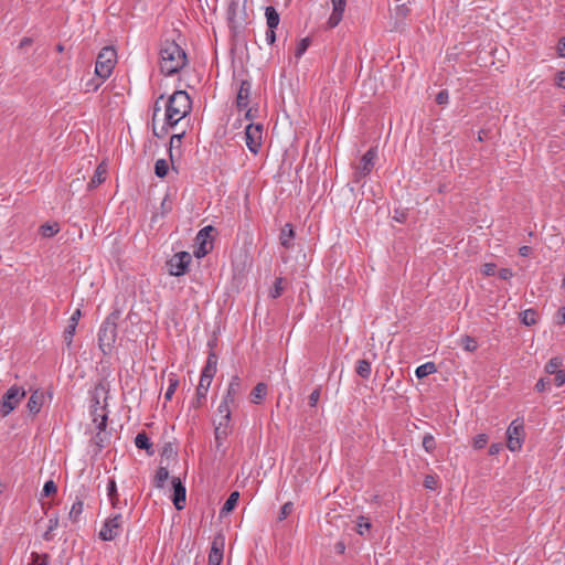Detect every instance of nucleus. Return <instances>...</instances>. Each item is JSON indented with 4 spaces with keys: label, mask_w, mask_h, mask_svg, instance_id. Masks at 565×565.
<instances>
[{
    "label": "nucleus",
    "mask_w": 565,
    "mask_h": 565,
    "mask_svg": "<svg viewBox=\"0 0 565 565\" xmlns=\"http://www.w3.org/2000/svg\"><path fill=\"white\" fill-rule=\"evenodd\" d=\"M186 63L183 49L174 41H164L160 50V70L164 75L178 73Z\"/></svg>",
    "instance_id": "f257e3e1"
},
{
    "label": "nucleus",
    "mask_w": 565,
    "mask_h": 565,
    "mask_svg": "<svg viewBox=\"0 0 565 565\" xmlns=\"http://www.w3.org/2000/svg\"><path fill=\"white\" fill-rule=\"evenodd\" d=\"M192 108L191 98L185 90L174 92L166 104V124L175 126Z\"/></svg>",
    "instance_id": "f03ea898"
},
{
    "label": "nucleus",
    "mask_w": 565,
    "mask_h": 565,
    "mask_svg": "<svg viewBox=\"0 0 565 565\" xmlns=\"http://www.w3.org/2000/svg\"><path fill=\"white\" fill-rule=\"evenodd\" d=\"M117 319L118 316L111 313L102 323L98 331V345L104 354L111 351L117 337Z\"/></svg>",
    "instance_id": "7ed1b4c3"
},
{
    "label": "nucleus",
    "mask_w": 565,
    "mask_h": 565,
    "mask_svg": "<svg viewBox=\"0 0 565 565\" xmlns=\"http://www.w3.org/2000/svg\"><path fill=\"white\" fill-rule=\"evenodd\" d=\"M117 62V53L114 47H104L96 60L95 74L102 79H107L115 67Z\"/></svg>",
    "instance_id": "20e7f679"
},
{
    "label": "nucleus",
    "mask_w": 565,
    "mask_h": 565,
    "mask_svg": "<svg viewBox=\"0 0 565 565\" xmlns=\"http://www.w3.org/2000/svg\"><path fill=\"white\" fill-rule=\"evenodd\" d=\"M25 396V391L17 385L11 386L2 397L0 412L2 416L9 415Z\"/></svg>",
    "instance_id": "39448f33"
},
{
    "label": "nucleus",
    "mask_w": 565,
    "mask_h": 565,
    "mask_svg": "<svg viewBox=\"0 0 565 565\" xmlns=\"http://www.w3.org/2000/svg\"><path fill=\"white\" fill-rule=\"evenodd\" d=\"M125 523V519L121 513H116L108 518L102 530L99 531V539L103 541H111L116 539L122 527V524Z\"/></svg>",
    "instance_id": "423d86ee"
},
{
    "label": "nucleus",
    "mask_w": 565,
    "mask_h": 565,
    "mask_svg": "<svg viewBox=\"0 0 565 565\" xmlns=\"http://www.w3.org/2000/svg\"><path fill=\"white\" fill-rule=\"evenodd\" d=\"M192 260L190 253L188 252H179L174 254L168 262L167 268L168 273L171 276H181L184 275L188 270V267Z\"/></svg>",
    "instance_id": "0eeeda50"
},
{
    "label": "nucleus",
    "mask_w": 565,
    "mask_h": 565,
    "mask_svg": "<svg viewBox=\"0 0 565 565\" xmlns=\"http://www.w3.org/2000/svg\"><path fill=\"white\" fill-rule=\"evenodd\" d=\"M524 436L523 423L515 419L507 429V447L511 451H518L522 447Z\"/></svg>",
    "instance_id": "6e6552de"
},
{
    "label": "nucleus",
    "mask_w": 565,
    "mask_h": 565,
    "mask_svg": "<svg viewBox=\"0 0 565 565\" xmlns=\"http://www.w3.org/2000/svg\"><path fill=\"white\" fill-rule=\"evenodd\" d=\"M263 126L248 124L245 128L246 146L250 152L257 153L262 146Z\"/></svg>",
    "instance_id": "1a4fd4ad"
},
{
    "label": "nucleus",
    "mask_w": 565,
    "mask_h": 565,
    "mask_svg": "<svg viewBox=\"0 0 565 565\" xmlns=\"http://www.w3.org/2000/svg\"><path fill=\"white\" fill-rule=\"evenodd\" d=\"M377 152L374 148L369 149L360 160V163L355 167L354 178L359 181L361 178L366 177L375 164Z\"/></svg>",
    "instance_id": "9d476101"
},
{
    "label": "nucleus",
    "mask_w": 565,
    "mask_h": 565,
    "mask_svg": "<svg viewBox=\"0 0 565 565\" xmlns=\"http://www.w3.org/2000/svg\"><path fill=\"white\" fill-rule=\"evenodd\" d=\"M212 231V226H205L199 231L196 235V243L199 244V248L194 252L198 258L205 256L211 249L212 245L209 243V239L211 238Z\"/></svg>",
    "instance_id": "9b49d317"
},
{
    "label": "nucleus",
    "mask_w": 565,
    "mask_h": 565,
    "mask_svg": "<svg viewBox=\"0 0 565 565\" xmlns=\"http://www.w3.org/2000/svg\"><path fill=\"white\" fill-rule=\"evenodd\" d=\"M332 12L327 21L328 29H334L343 19L347 7V0H330Z\"/></svg>",
    "instance_id": "f8f14e48"
},
{
    "label": "nucleus",
    "mask_w": 565,
    "mask_h": 565,
    "mask_svg": "<svg viewBox=\"0 0 565 565\" xmlns=\"http://www.w3.org/2000/svg\"><path fill=\"white\" fill-rule=\"evenodd\" d=\"M173 497L172 501L177 510H182L185 507L186 490L182 484L180 478H172Z\"/></svg>",
    "instance_id": "ddd939ff"
},
{
    "label": "nucleus",
    "mask_w": 565,
    "mask_h": 565,
    "mask_svg": "<svg viewBox=\"0 0 565 565\" xmlns=\"http://www.w3.org/2000/svg\"><path fill=\"white\" fill-rule=\"evenodd\" d=\"M224 539L218 535L214 537L209 554V565H221L223 561Z\"/></svg>",
    "instance_id": "4468645a"
},
{
    "label": "nucleus",
    "mask_w": 565,
    "mask_h": 565,
    "mask_svg": "<svg viewBox=\"0 0 565 565\" xmlns=\"http://www.w3.org/2000/svg\"><path fill=\"white\" fill-rule=\"evenodd\" d=\"M252 85L248 81H242L236 97V106L239 110L246 109L249 103Z\"/></svg>",
    "instance_id": "2eb2a0df"
},
{
    "label": "nucleus",
    "mask_w": 565,
    "mask_h": 565,
    "mask_svg": "<svg viewBox=\"0 0 565 565\" xmlns=\"http://www.w3.org/2000/svg\"><path fill=\"white\" fill-rule=\"evenodd\" d=\"M230 422L231 419L218 418V422L215 424L214 435L216 448H220L223 445V441L227 438L231 431Z\"/></svg>",
    "instance_id": "dca6fc26"
},
{
    "label": "nucleus",
    "mask_w": 565,
    "mask_h": 565,
    "mask_svg": "<svg viewBox=\"0 0 565 565\" xmlns=\"http://www.w3.org/2000/svg\"><path fill=\"white\" fill-rule=\"evenodd\" d=\"M241 393V379L235 375L231 379L226 395L224 396V401L230 402L232 404L235 403L236 397Z\"/></svg>",
    "instance_id": "f3484780"
},
{
    "label": "nucleus",
    "mask_w": 565,
    "mask_h": 565,
    "mask_svg": "<svg viewBox=\"0 0 565 565\" xmlns=\"http://www.w3.org/2000/svg\"><path fill=\"white\" fill-rule=\"evenodd\" d=\"M107 175V164L102 162L95 170V173L90 181L88 182V189H94L102 184L106 180Z\"/></svg>",
    "instance_id": "a211bd4d"
},
{
    "label": "nucleus",
    "mask_w": 565,
    "mask_h": 565,
    "mask_svg": "<svg viewBox=\"0 0 565 565\" xmlns=\"http://www.w3.org/2000/svg\"><path fill=\"white\" fill-rule=\"evenodd\" d=\"M43 393L40 391H34L26 404L29 412L33 415L38 414L43 405Z\"/></svg>",
    "instance_id": "6ab92c4d"
},
{
    "label": "nucleus",
    "mask_w": 565,
    "mask_h": 565,
    "mask_svg": "<svg viewBox=\"0 0 565 565\" xmlns=\"http://www.w3.org/2000/svg\"><path fill=\"white\" fill-rule=\"evenodd\" d=\"M215 373H216V359L214 355H210L207 359L206 365L204 366V369L202 371L200 379L212 383V380H213Z\"/></svg>",
    "instance_id": "aec40b11"
},
{
    "label": "nucleus",
    "mask_w": 565,
    "mask_h": 565,
    "mask_svg": "<svg viewBox=\"0 0 565 565\" xmlns=\"http://www.w3.org/2000/svg\"><path fill=\"white\" fill-rule=\"evenodd\" d=\"M294 237H295V232H294L291 224H289V223L285 224V226L281 228L280 236H279L280 244L286 248H290L292 245L291 242H292Z\"/></svg>",
    "instance_id": "412c9836"
},
{
    "label": "nucleus",
    "mask_w": 565,
    "mask_h": 565,
    "mask_svg": "<svg viewBox=\"0 0 565 565\" xmlns=\"http://www.w3.org/2000/svg\"><path fill=\"white\" fill-rule=\"evenodd\" d=\"M211 386V382L203 381L200 379L199 385L196 387V397L193 402L194 407H200L202 404V401L205 399L207 391Z\"/></svg>",
    "instance_id": "4be33fe9"
},
{
    "label": "nucleus",
    "mask_w": 565,
    "mask_h": 565,
    "mask_svg": "<svg viewBox=\"0 0 565 565\" xmlns=\"http://www.w3.org/2000/svg\"><path fill=\"white\" fill-rule=\"evenodd\" d=\"M135 445L139 449H145L149 455L153 454L152 444L146 433H139L135 438Z\"/></svg>",
    "instance_id": "5701e85b"
},
{
    "label": "nucleus",
    "mask_w": 565,
    "mask_h": 565,
    "mask_svg": "<svg viewBox=\"0 0 565 565\" xmlns=\"http://www.w3.org/2000/svg\"><path fill=\"white\" fill-rule=\"evenodd\" d=\"M267 395V385L265 383H258L252 391V402L259 404Z\"/></svg>",
    "instance_id": "b1692460"
},
{
    "label": "nucleus",
    "mask_w": 565,
    "mask_h": 565,
    "mask_svg": "<svg viewBox=\"0 0 565 565\" xmlns=\"http://www.w3.org/2000/svg\"><path fill=\"white\" fill-rule=\"evenodd\" d=\"M437 371V367L434 362H426L419 366H417L415 374L418 379H424L430 374H434Z\"/></svg>",
    "instance_id": "393cba45"
},
{
    "label": "nucleus",
    "mask_w": 565,
    "mask_h": 565,
    "mask_svg": "<svg viewBox=\"0 0 565 565\" xmlns=\"http://www.w3.org/2000/svg\"><path fill=\"white\" fill-rule=\"evenodd\" d=\"M268 29H276L279 24V14L274 7H267L265 11Z\"/></svg>",
    "instance_id": "a878e982"
},
{
    "label": "nucleus",
    "mask_w": 565,
    "mask_h": 565,
    "mask_svg": "<svg viewBox=\"0 0 565 565\" xmlns=\"http://www.w3.org/2000/svg\"><path fill=\"white\" fill-rule=\"evenodd\" d=\"M107 495L108 499L110 500L111 505L114 508H117L119 499L117 493V484L114 479H109L107 483Z\"/></svg>",
    "instance_id": "bb28decb"
},
{
    "label": "nucleus",
    "mask_w": 565,
    "mask_h": 565,
    "mask_svg": "<svg viewBox=\"0 0 565 565\" xmlns=\"http://www.w3.org/2000/svg\"><path fill=\"white\" fill-rule=\"evenodd\" d=\"M355 371L361 377L369 379L371 375V363L364 359L359 360L356 362Z\"/></svg>",
    "instance_id": "cd10ccee"
},
{
    "label": "nucleus",
    "mask_w": 565,
    "mask_h": 565,
    "mask_svg": "<svg viewBox=\"0 0 565 565\" xmlns=\"http://www.w3.org/2000/svg\"><path fill=\"white\" fill-rule=\"evenodd\" d=\"M84 503L82 500L76 499L70 510L68 516L73 522H77L81 514L83 513Z\"/></svg>",
    "instance_id": "c85d7f7f"
},
{
    "label": "nucleus",
    "mask_w": 565,
    "mask_h": 565,
    "mask_svg": "<svg viewBox=\"0 0 565 565\" xmlns=\"http://www.w3.org/2000/svg\"><path fill=\"white\" fill-rule=\"evenodd\" d=\"M238 499H239V493L237 491L232 492L230 494V497L227 498V500L225 501V503L221 510V513H223V514L230 513L236 507Z\"/></svg>",
    "instance_id": "c756f323"
},
{
    "label": "nucleus",
    "mask_w": 565,
    "mask_h": 565,
    "mask_svg": "<svg viewBox=\"0 0 565 565\" xmlns=\"http://www.w3.org/2000/svg\"><path fill=\"white\" fill-rule=\"evenodd\" d=\"M169 478V471L164 467H159L154 476V484L157 488H162Z\"/></svg>",
    "instance_id": "7c9ffc66"
},
{
    "label": "nucleus",
    "mask_w": 565,
    "mask_h": 565,
    "mask_svg": "<svg viewBox=\"0 0 565 565\" xmlns=\"http://www.w3.org/2000/svg\"><path fill=\"white\" fill-rule=\"evenodd\" d=\"M460 345L467 352H475L478 348L476 339L470 335H463L460 339Z\"/></svg>",
    "instance_id": "2f4dec72"
},
{
    "label": "nucleus",
    "mask_w": 565,
    "mask_h": 565,
    "mask_svg": "<svg viewBox=\"0 0 565 565\" xmlns=\"http://www.w3.org/2000/svg\"><path fill=\"white\" fill-rule=\"evenodd\" d=\"M169 171V163L166 159H158L154 163V173L159 178H164Z\"/></svg>",
    "instance_id": "473e14b6"
},
{
    "label": "nucleus",
    "mask_w": 565,
    "mask_h": 565,
    "mask_svg": "<svg viewBox=\"0 0 565 565\" xmlns=\"http://www.w3.org/2000/svg\"><path fill=\"white\" fill-rule=\"evenodd\" d=\"M168 381H169V386H168V388H167V391L164 393V399L166 401H170L172 398V396H173V394H174V392H175V390H177V387L179 385V381H178V379L173 374H171L169 376Z\"/></svg>",
    "instance_id": "72a5a7b5"
},
{
    "label": "nucleus",
    "mask_w": 565,
    "mask_h": 565,
    "mask_svg": "<svg viewBox=\"0 0 565 565\" xmlns=\"http://www.w3.org/2000/svg\"><path fill=\"white\" fill-rule=\"evenodd\" d=\"M562 359L553 358L545 365V372L548 374H554L561 371Z\"/></svg>",
    "instance_id": "f704fd0d"
},
{
    "label": "nucleus",
    "mask_w": 565,
    "mask_h": 565,
    "mask_svg": "<svg viewBox=\"0 0 565 565\" xmlns=\"http://www.w3.org/2000/svg\"><path fill=\"white\" fill-rule=\"evenodd\" d=\"M231 405L233 404L224 399L221 402L217 408L220 418L231 419Z\"/></svg>",
    "instance_id": "c9c22d12"
},
{
    "label": "nucleus",
    "mask_w": 565,
    "mask_h": 565,
    "mask_svg": "<svg viewBox=\"0 0 565 565\" xmlns=\"http://www.w3.org/2000/svg\"><path fill=\"white\" fill-rule=\"evenodd\" d=\"M76 324H73V323H67V327L64 331V334H63V338H64V342L66 344V347H71L72 345V342H73V337L75 334V331H76Z\"/></svg>",
    "instance_id": "e433bc0d"
},
{
    "label": "nucleus",
    "mask_w": 565,
    "mask_h": 565,
    "mask_svg": "<svg viewBox=\"0 0 565 565\" xmlns=\"http://www.w3.org/2000/svg\"><path fill=\"white\" fill-rule=\"evenodd\" d=\"M522 322L525 326H533L536 323V312L532 309L524 310L521 313Z\"/></svg>",
    "instance_id": "4c0bfd02"
},
{
    "label": "nucleus",
    "mask_w": 565,
    "mask_h": 565,
    "mask_svg": "<svg viewBox=\"0 0 565 565\" xmlns=\"http://www.w3.org/2000/svg\"><path fill=\"white\" fill-rule=\"evenodd\" d=\"M423 447L427 452H433L436 448V441L433 435L426 434L423 438Z\"/></svg>",
    "instance_id": "58836bf2"
},
{
    "label": "nucleus",
    "mask_w": 565,
    "mask_h": 565,
    "mask_svg": "<svg viewBox=\"0 0 565 565\" xmlns=\"http://www.w3.org/2000/svg\"><path fill=\"white\" fill-rule=\"evenodd\" d=\"M94 423L96 424V428L102 431L105 430L107 425V415L102 409L100 414H96L94 417Z\"/></svg>",
    "instance_id": "ea45409f"
},
{
    "label": "nucleus",
    "mask_w": 565,
    "mask_h": 565,
    "mask_svg": "<svg viewBox=\"0 0 565 565\" xmlns=\"http://www.w3.org/2000/svg\"><path fill=\"white\" fill-rule=\"evenodd\" d=\"M57 492V487L53 480H47L44 483L42 495L43 497H51Z\"/></svg>",
    "instance_id": "a19ab883"
},
{
    "label": "nucleus",
    "mask_w": 565,
    "mask_h": 565,
    "mask_svg": "<svg viewBox=\"0 0 565 565\" xmlns=\"http://www.w3.org/2000/svg\"><path fill=\"white\" fill-rule=\"evenodd\" d=\"M294 511V503L292 502H286L281 508H280V511H279V514H278V520L279 521H282L285 520L288 515L291 514V512Z\"/></svg>",
    "instance_id": "79ce46f5"
},
{
    "label": "nucleus",
    "mask_w": 565,
    "mask_h": 565,
    "mask_svg": "<svg viewBox=\"0 0 565 565\" xmlns=\"http://www.w3.org/2000/svg\"><path fill=\"white\" fill-rule=\"evenodd\" d=\"M309 44H310V41L308 38H305L299 41V43L297 44V47H296V52H295V55L297 58H299L303 55V53L307 51Z\"/></svg>",
    "instance_id": "37998d69"
},
{
    "label": "nucleus",
    "mask_w": 565,
    "mask_h": 565,
    "mask_svg": "<svg viewBox=\"0 0 565 565\" xmlns=\"http://www.w3.org/2000/svg\"><path fill=\"white\" fill-rule=\"evenodd\" d=\"M282 279L281 278H277L275 284H274V287L270 289L269 291V296L271 298H278L281 292H282Z\"/></svg>",
    "instance_id": "c03bdc74"
},
{
    "label": "nucleus",
    "mask_w": 565,
    "mask_h": 565,
    "mask_svg": "<svg viewBox=\"0 0 565 565\" xmlns=\"http://www.w3.org/2000/svg\"><path fill=\"white\" fill-rule=\"evenodd\" d=\"M104 81L105 79H102L99 77H97V79L93 78L85 84V88L87 92H96L104 83Z\"/></svg>",
    "instance_id": "a18cd8bd"
},
{
    "label": "nucleus",
    "mask_w": 565,
    "mask_h": 565,
    "mask_svg": "<svg viewBox=\"0 0 565 565\" xmlns=\"http://www.w3.org/2000/svg\"><path fill=\"white\" fill-rule=\"evenodd\" d=\"M487 443H488V436L486 434H480L473 438L472 445L476 449H481L487 445Z\"/></svg>",
    "instance_id": "49530a36"
},
{
    "label": "nucleus",
    "mask_w": 565,
    "mask_h": 565,
    "mask_svg": "<svg viewBox=\"0 0 565 565\" xmlns=\"http://www.w3.org/2000/svg\"><path fill=\"white\" fill-rule=\"evenodd\" d=\"M33 565H49L47 554L32 553Z\"/></svg>",
    "instance_id": "de8ad7c7"
},
{
    "label": "nucleus",
    "mask_w": 565,
    "mask_h": 565,
    "mask_svg": "<svg viewBox=\"0 0 565 565\" xmlns=\"http://www.w3.org/2000/svg\"><path fill=\"white\" fill-rule=\"evenodd\" d=\"M57 231L56 225L44 224L41 226V233L45 237L53 236Z\"/></svg>",
    "instance_id": "09e8293b"
},
{
    "label": "nucleus",
    "mask_w": 565,
    "mask_h": 565,
    "mask_svg": "<svg viewBox=\"0 0 565 565\" xmlns=\"http://www.w3.org/2000/svg\"><path fill=\"white\" fill-rule=\"evenodd\" d=\"M320 394H321V388L320 387H317L315 388L311 394L309 395V405L311 407H316L318 402H319V398H320Z\"/></svg>",
    "instance_id": "8fccbe9b"
},
{
    "label": "nucleus",
    "mask_w": 565,
    "mask_h": 565,
    "mask_svg": "<svg viewBox=\"0 0 565 565\" xmlns=\"http://www.w3.org/2000/svg\"><path fill=\"white\" fill-rule=\"evenodd\" d=\"M497 266L493 263H487L482 265L481 273L484 276H493L495 274Z\"/></svg>",
    "instance_id": "3c124183"
},
{
    "label": "nucleus",
    "mask_w": 565,
    "mask_h": 565,
    "mask_svg": "<svg viewBox=\"0 0 565 565\" xmlns=\"http://www.w3.org/2000/svg\"><path fill=\"white\" fill-rule=\"evenodd\" d=\"M424 487L429 490H435L437 487V479L436 477L428 475L425 477L424 480Z\"/></svg>",
    "instance_id": "603ef678"
},
{
    "label": "nucleus",
    "mask_w": 565,
    "mask_h": 565,
    "mask_svg": "<svg viewBox=\"0 0 565 565\" xmlns=\"http://www.w3.org/2000/svg\"><path fill=\"white\" fill-rule=\"evenodd\" d=\"M371 526V524L369 523L367 519L364 518V516H360L358 519V527H359V533L362 535L364 534V530H369Z\"/></svg>",
    "instance_id": "864d4df0"
},
{
    "label": "nucleus",
    "mask_w": 565,
    "mask_h": 565,
    "mask_svg": "<svg viewBox=\"0 0 565 565\" xmlns=\"http://www.w3.org/2000/svg\"><path fill=\"white\" fill-rule=\"evenodd\" d=\"M550 379H540L535 384V388L537 392H544L551 385Z\"/></svg>",
    "instance_id": "5fc2aeb1"
},
{
    "label": "nucleus",
    "mask_w": 565,
    "mask_h": 565,
    "mask_svg": "<svg viewBox=\"0 0 565 565\" xmlns=\"http://www.w3.org/2000/svg\"><path fill=\"white\" fill-rule=\"evenodd\" d=\"M448 98H449V95H448V92L446 89H443L440 90L437 96H436V103L438 105H445L448 103Z\"/></svg>",
    "instance_id": "6e6d98bb"
},
{
    "label": "nucleus",
    "mask_w": 565,
    "mask_h": 565,
    "mask_svg": "<svg viewBox=\"0 0 565 565\" xmlns=\"http://www.w3.org/2000/svg\"><path fill=\"white\" fill-rule=\"evenodd\" d=\"M554 383L556 386H562L565 383V371L561 370L557 373H554Z\"/></svg>",
    "instance_id": "4d7b16f0"
},
{
    "label": "nucleus",
    "mask_w": 565,
    "mask_h": 565,
    "mask_svg": "<svg viewBox=\"0 0 565 565\" xmlns=\"http://www.w3.org/2000/svg\"><path fill=\"white\" fill-rule=\"evenodd\" d=\"M555 84L561 88H565V70L556 74Z\"/></svg>",
    "instance_id": "13d9d810"
},
{
    "label": "nucleus",
    "mask_w": 565,
    "mask_h": 565,
    "mask_svg": "<svg viewBox=\"0 0 565 565\" xmlns=\"http://www.w3.org/2000/svg\"><path fill=\"white\" fill-rule=\"evenodd\" d=\"M81 317H82V311H81V309H76V310L72 313L71 318L68 319V322L77 326V324H78V321H79V319H81Z\"/></svg>",
    "instance_id": "bf43d9fd"
},
{
    "label": "nucleus",
    "mask_w": 565,
    "mask_h": 565,
    "mask_svg": "<svg viewBox=\"0 0 565 565\" xmlns=\"http://www.w3.org/2000/svg\"><path fill=\"white\" fill-rule=\"evenodd\" d=\"M275 41H276L275 29H268L266 31V42L271 45L275 43Z\"/></svg>",
    "instance_id": "052dcab7"
},
{
    "label": "nucleus",
    "mask_w": 565,
    "mask_h": 565,
    "mask_svg": "<svg viewBox=\"0 0 565 565\" xmlns=\"http://www.w3.org/2000/svg\"><path fill=\"white\" fill-rule=\"evenodd\" d=\"M183 135H184V132L173 135L170 139V146L171 147L180 146Z\"/></svg>",
    "instance_id": "680f3d73"
},
{
    "label": "nucleus",
    "mask_w": 565,
    "mask_h": 565,
    "mask_svg": "<svg viewBox=\"0 0 565 565\" xmlns=\"http://www.w3.org/2000/svg\"><path fill=\"white\" fill-rule=\"evenodd\" d=\"M512 276H513V273H512V270H511V269H509V268H502V269H500V270H499V277H500L501 279L508 280V279H510Z\"/></svg>",
    "instance_id": "e2e57ef3"
},
{
    "label": "nucleus",
    "mask_w": 565,
    "mask_h": 565,
    "mask_svg": "<svg viewBox=\"0 0 565 565\" xmlns=\"http://www.w3.org/2000/svg\"><path fill=\"white\" fill-rule=\"evenodd\" d=\"M556 318L559 324H565V307L558 309Z\"/></svg>",
    "instance_id": "0e129e2a"
},
{
    "label": "nucleus",
    "mask_w": 565,
    "mask_h": 565,
    "mask_svg": "<svg viewBox=\"0 0 565 565\" xmlns=\"http://www.w3.org/2000/svg\"><path fill=\"white\" fill-rule=\"evenodd\" d=\"M557 52L561 56H565V38L559 39L557 44Z\"/></svg>",
    "instance_id": "69168bd1"
},
{
    "label": "nucleus",
    "mask_w": 565,
    "mask_h": 565,
    "mask_svg": "<svg viewBox=\"0 0 565 565\" xmlns=\"http://www.w3.org/2000/svg\"><path fill=\"white\" fill-rule=\"evenodd\" d=\"M502 445L501 444H492L489 448L490 455H497L501 451Z\"/></svg>",
    "instance_id": "338daca9"
},
{
    "label": "nucleus",
    "mask_w": 565,
    "mask_h": 565,
    "mask_svg": "<svg viewBox=\"0 0 565 565\" xmlns=\"http://www.w3.org/2000/svg\"><path fill=\"white\" fill-rule=\"evenodd\" d=\"M530 253H531V247H530V246H522V247H520V249H519V254H520L521 256H523V257L529 256V255H530Z\"/></svg>",
    "instance_id": "774afa93"
}]
</instances>
